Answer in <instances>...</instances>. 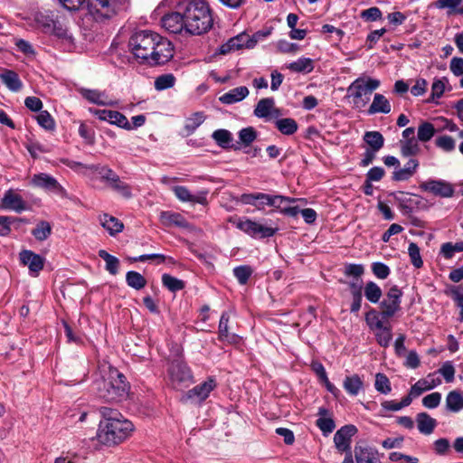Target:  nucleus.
Wrapping results in <instances>:
<instances>
[{"instance_id":"nucleus-1","label":"nucleus","mask_w":463,"mask_h":463,"mask_svg":"<svg viewBox=\"0 0 463 463\" xmlns=\"http://www.w3.org/2000/svg\"><path fill=\"white\" fill-rule=\"evenodd\" d=\"M131 52L150 65H161L174 56V48L170 41L151 31H140L134 33L128 43Z\"/></svg>"},{"instance_id":"nucleus-2","label":"nucleus","mask_w":463,"mask_h":463,"mask_svg":"<svg viewBox=\"0 0 463 463\" xmlns=\"http://www.w3.org/2000/svg\"><path fill=\"white\" fill-rule=\"evenodd\" d=\"M99 411L102 420L99 424L97 439L101 444L113 446L130 437L134 431V425L118 410L102 406Z\"/></svg>"},{"instance_id":"nucleus-3","label":"nucleus","mask_w":463,"mask_h":463,"mask_svg":"<svg viewBox=\"0 0 463 463\" xmlns=\"http://www.w3.org/2000/svg\"><path fill=\"white\" fill-rule=\"evenodd\" d=\"M93 388L99 398L110 402L125 400L129 392L125 375L105 362L99 365Z\"/></svg>"},{"instance_id":"nucleus-4","label":"nucleus","mask_w":463,"mask_h":463,"mask_svg":"<svg viewBox=\"0 0 463 463\" xmlns=\"http://www.w3.org/2000/svg\"><path fill=\"white\" fill-rule=\"evenodd\" d=\"M177 8L184 11L186 34L202 35L213 27V11L206 0H184Z\"/></svg>"},{"instance_id":"nucleus-5","label":"nucleus","mask_w":463,"mask_h":463,"mask_svg":"<svg viewBox=\"0 0 463 463\" xmlns=\"http://www.w3.org/2000/svg\"><path fill=\"white\" fill-rule=\"evenodd\" d=\"M381 85L377 79L370 77H359L348 87L349 97L353 99L355 108H364L369 101V95Z\"/></svg>"},{"instance_id":"nucleus-6","label":"nucleus","mask_w":463,"mask_h":463,"mask_svg":"<svg viewBox=\"0 0 463 463\" xmlns=\"http://www.w3.org/2000/svg\"><path fill=\"white\" fill-rule=\"evenodd\" d=\"M194 383V376L186 363L181 359L169 363L167 367V384L173 389L182 391Z\"/></svg>"},{"instance_id":"nucleus-7","label":"nucleus","mask_w":463,"mask_h":463,"mask_svg":"<svg viewBox=\"0 0 463 463\" xmlns=\"http://www.w3.org/2000/svg\"><path fill=\"white\" fill-rule=\"evenodd\" d=\"M236 228L255 239L269 238L275 234L276 229L249 218H241L234 222Z\"/></svg>"},{"instance_id":"nucleus-8","label":"nucleus","mask_w":463,"mask_h":463,"mask_svg":"<svg viewBox=\"0 0 463 463\" xmlns=\"http://www.w3.org/2000/svg\"><path fill=\"white\" fill-rule=\"evenodd\" d=\"M125 0H89L90 13L109 18L124 8Z\"/></svg>"},{"instance_id":"nucleus-9","label":"nucleus","mask_w":463,"mask_h":463,"mask_svg":"<svg viewBox=\"0 0 463 463\" xmlns=\"http://www.w3.org/2000/svg\"><path fill=\"white\" fill-rule=\"evenodd\" d=\"M420 188L430 194L442 198H450L455 194L454 185L442 179H430L420 184Z\"/></svg>"},{"instance_id":"nucleus-10","label":"nucleus","mask_w":463,"mask_h":463,"mask_svg":"<svg viewBox=\"0 0 463 463\" xmlns=\"http://www.w3.org/2000/svg\"><path fill=\"white\" fill-rule=\"evenodd\" d=\"M281 200V198L273 197V195L264 193L243 194L239 198V202L241 203L252 205L258 210H263L266 205L279 206Z\"/></svg>"},{"instance_id":"nucleus-11","label":"nucleus","mask_w":463,"mask_h":463,"mask_svg":"<svg viewBox=\"0 0 463 463\" xmlns=\"http://www.w3.org/2000/svg\"><path fill=\"white\" fill-rule=\"evenodd\" d=\"M89 111L92 115L96 116L99 120L107 121L111 125H115L126 130H132V126L127 117L118 111L97 109L93 108H90Z\"/></svg>"},{"instance_id":"nucleus-12","label":"nucleus","mask_w":463,"mask_h":463,"mask_svg":"<svg viewBox=\"0 0 463 463\" xmlns=\"http://www.w3.org/2000/svg\"><path fill=\"white\" fill-rule=\"evenodd\" d=\"M402 296V293L397 286L389 289L386 298L381 303L383 317H392L401 310Z\"/></svg>"},{"instance_id":"nucleus-13","label":"nucleus","mask_w":463,"mask_h":463,"mask_svg":"<svg viewBox=\"0 0 463 463\" xmlns=\"http://www.w3.org/2000/svg\"><path fill=\"white\" fill-rule=\"evenodd\" d=\"M162 26L172 33H184L186 34V22L184 15V11L169 13L163 16L161 19Z\"/></svg>"},{"instance_id":"nucleus-14","label":"nucleus","mask_w":463,"mask_h":463,"mask_svg":"<svg viewBox=\"0 0 463 463\" xmlns=\"http://www.w3.org/2000/svg\"><path fill=\"white\" fill-rule=\"evenodd\" d=\"M356 432L357 429L354 425H345L339 429L334 436V442L337 450L351 453V439Z\"/></svg>"},{"instance_id":"nucleus-15","label":"nucleus","mask_w":463,"mask_h":463,"mask_svg":"<svg viewBox=\"0 0 463 463\" xmlns=\"http://www.w3.org/2000/svg\"><path fill=\"white\" fill-rule=\"evenodd\" d=\"M32 183L33 185L47 190L49 192L54 193L61 196L66 195V191L64 188L58 183V181L47 175V174H39L33 175L32 179Z\"/></svg>"},{"instance_id":"nucleus-16","label":"nucleus","mask_w":463,"mask_h":463,"mask_svg":"<svg viewBox=\"0 0 463 463\" xmlns=\"http://www.w3.org/2000/svg\"><path fill=\"white\" fill-rule=\"evenodd\" d=\"M254 115L260 118L272 119L281 116V110L275 107L273 98H265L257 103L254 109Z\"/></svg>"},{"instance_id":"nucleus-17","label":"nucleus","mask_w":463,"mask_h":463,"mask_svg":"<svg viewBox=\"0 0 463 463\" xmlns=\"http://www.w3.org/2000/svg\"><path fill=\"white\" fill-rule=\"evenodd\" d=\"M173 192L176 198L184 203H193L205 205L207 204V190H202L196 194H192L185 186L177 185L173 187Z\"/></svg>"},{"instance_id":"nucleus-18","label":"nucleus","mask_w":463,"mask_h":463,"mask_svg":"<svg viewBox=\"0 0 463 463\" xmlns=\"http://www.w3.org/2000/svg\"><path fill=\"white\" fill-rule=\"evenodd\" d=\"M79 92L84 99L92 104L109 107H115L118 105V101L110 99L105 91L81 88L79 90Z\"/></svg>"},{"instance_id":"nucleus-19","label":"nucleus","mask_w":463,"mask_h":463,"mask_svg":"<svg viewBox=\"0 0 463 463\" xmlns=\"http://www.w3.org/2000/svg\"><path fill=\"white\" fill-rule=\"evenodd\" d=\"M19 258L21 262L28 267L30 273L34 277L43 269L44 259L32 250H22Z\"/></svg>"},{"instance_id":"nucleus-20","label":"nucleus","mask_w":463,"mask_h":463,"mask_svg":"<svg viewBox=\"0 0 463 463\" xmlns=\"http://www.w3.org/2000/svg\"><path fill=\"white\" fill-rule=\"evenodd\" d=\"M249 44V35L246 33H241L229 39L225 43L222 44L218 48V53L224 55L241 48L250 49Z\"/></svg>"},{"instance_id":"nucleus-21","label":"nucleus","mask_w":463,"mask_h":463,"mask_svg":"<svg viewBox=\"0 0 463 463\" xmlns=\"http://www.w3.org/2000/svg\"><path fill=\"white\" fill-rule=\"evenodd\" d=\"M215 386V381L210 378L206 382L194 387L189 392H187L186 397L187 399L193 400L194 402H203L209 396L210 392L214 389Z\"/></svg>"},{"instance_id":"nucleus-22","label":"nucleus","mask_w":463,"mask_h":463,"mask_svg":"<svg viewBox=\"0 0 463 463\" xmlns=\"http://www.w3.org/2000/svg\"><path fill=\"white\" fill-rule=\"evenodd\" d=\"M420 163L415 158H411L403 167L396 168L392 172V179L396 182H403L411 179L419 168Z\"/></svg>"},{"instance_id":"nucleus-23","label":"nucleus","mask_w":463,"mask_h":463,"mask_svg":"<svg viewBox=\"0 0 463 463\" xmlns=\"http://www.w3.org/2000/svg\"><path fill=\"white\" fill-rule=\"evenodd\" d=\"M2 207L16 213H21L26 209L22 196L11 189L5 193L2 199Z\"/></svg>"},{"instance_id":"nucleus-24","label":"nucleus","mask_w":463,"mask_h":463,"mask_svg":"<svg viewBox=\"0 0 463 463\" xmlns=\"http://www.w3.org/2000/svg\"><path fill=\"white\" fill-rule=\"evenodd\" d=\"M354 454L357 463H381L379 452L372 447H355Z\"/></svg>"},{"instance_id":"nucleus-25","label":"nucleus","mask_w":463,"mask_h":463,"mask_svg":"<svg viewBox=\"0 0 463 463\" xmlns=\"http://www.w3.org/2000/svg\"><path fill=\"white\" fill-rule=\"evenodd\" d=\"M273 197L281 198V202L279 203V206H273L276 210H278L279 213L291 216L296 217L299 212L300 208L298 205H292V203L296 202H304V199H296L291 197H287L283 195H273Z\"/></svg>"},{"instance_id":"nucleus-26","label":"nucleus","mask_w":463,"mask_h":463,"mask_svg":"<svg viewBox=\"0 0 463 463\" xmlns=\"http://www.w3.org/2000/svg\"><path fill=\"white\" fill-rule=\"evenodd\" d=\"M318 416L319 418L317 420L316 422L317 426L319 428V430L323 432L324 435H328L335 428V424L331 414L326 408L320 407L318 409Z\"/></svg>"},{"instance_id":"nucleus-27","label":"nucleus","mask_w":463,"mask_h":463,"mask_svg":"<svg viewBox=\"0 0 463 463\" xmlns=\"http://www.w3.org/2000/svg\"><path fill=\"white\" fill-rule=\"evenodd\" d=\"M99 223L100 225L111 235L114 236L122 232L124 225L123 223L108 213H103L99 215Z\"/></svg>"},{"instance_id":"nucleus-28","label":"nucleus","mask_w":463,"mask_h":463,"mask_svg":"<svg viewBox=\"0 0 463 463\" xmlns=\"http://www.w3.org/2000/svg\"><path fill=\"white\" fill-rule=\"evenodd\" d=\"M392 106L390 101L383 94L376 93L373 96L372 104L369 107L368 113L370 115L376 113L388 114L391 112Z\"/></svg>"},{"instance_id":"nucleus-29","label":"nucleus","mask_w":463,"mask_h":463,"mask_svg":"<svg viewBox=\"0 0 463 463\" xmlns=\"http://www.w3.org/2000/svg\"><path fill=\"white\" fill-rule=\"evenodd\" d=\"M249 95V90L245 86H241L231 90L222 95L219 99L222 104H233L241 101Z\"/></svg>"},{"instance_id":"nucleus-30","label":"nucleus","mask_w":463,"mask_h":463,"mask_svg":"<svg viewBox=\"0 0 463 463\" xmlns=\"http://www.w3.org/2000/svg\"><path fill=\"white\" fill-rule=\"evenodd\" d=\"M1 81L11 90L14 92L19 91L23 83L19 79L18 74L11 70H5L0 73Z\"/></svg>"},{"instance_id":"nucleus-31","label":"nucleus","mask_w":463,"mask_h":463,"mask_svg":"<svg viewBox=\"0 0 463 463\" xmlns=\"http://www.w3.org/2000/svg\"><path fill=\"white\" fill-rule=\"evenodd\" d=\"M416 422L419 431L425 435L431 434L437 425L436 420L426 412L418 413Z\"/></svg>"},{"instance_id":"nucleus-32","label":"nucleus","mask_w":463,"mask_h":463,"mask_svg":"<svg viewBox=\"0 0 463 463\" xmlns=\"http://www.w3.org/2000/svg\"><path fill=\"white\" fill-rule=\"evenodd\" d=\"M160 221L163 225L166 227L177 226V227H187L188 223L185 219L178 213L174 212H162L160 213Z\"/></svg>"},{"instance_id":"nucleus-33","label":"nucleus","mask_w":463,"mask_h":463,"mask_svg":"<svg viewBox=\"0 0 463 463\" xmlns=\"http://www.w3.org/2000/svg\"><path fill=\"white\" fill-rule=\"evenodd\" d=\"M343 387L352 396H356L364 387V382L358 374L346 376L343 382Z\"/></svg>"},{"instance_id":"nucleus-34","label":"nucleus","mask_w":463,"mask_h":463,"mask_svg":"<svg viewBox=\"0 0 463 463\" xmlns=\"http://www.w3.org/2000/svg\"><path fill=\"white\" fill-rule=\"evenodd\" d=\"M435 5L439 9H448V14H462L463 0H437Z\"/></svg>"},{"instance_id":"nucleus-35","label":"nucleus","mask_w":463,"mask_h":463,"mask_svg":"<svg viewBox=\"0 0 463 463\" xmlns=\"http://www.w3.org/2000/svg\"><path fill=\"white\" fill-rule=\"evenodd\" d=\"M447 410L458 412L463 409V394L458 391H451L446 397Z\"/></svg>"},{"instance_id":"nucleus-36","label":"nucleus","mask_w":463,"mask_h":463,"mask_svg":"<svg viewBox=\"0 0 463 463\" xmlns=\"http://www.w3.org/2000/svg\"><path fill=\"white\" fill-rule=\"evenodd\" d=\"M437 130L434 125L428 121L420 123L417 129V139L420 142H429L436 134Z\"/></svg>"},{"instance_id":"nucleus-37","label":"nucleus","mask_w":463,"mask_h":463,"mask_svg":"<svg viewBox=\"0 0 463 463\" xmlns=\"http://www.w3.org/2000/svg\"><path fill=\"white\" fill-rule=\"evenodd\" d=\"M449 85V80L447 78H439L434 79L431 85V95L429 98V102H437L439 99H440L447 90V86Z\"/></svg>"},{"instance_id":"nucleus-38","label":"nucleus","mask_w":463,"mask_h":463,"mask_svg":"<svg viewBox=\"0 0 463 463\" xmlns=\"http://www.w3.org/2000/svg\"><path fill=\"white\" fill-rule=\"evenodd\" d=\"M364 142L370 149L379 151L384 145L383 136L378 131H367L364 136Z\"/></svg>"},{"instance_id":"nucleus-39","label":"nucleus","mask_w":463,"mask_h":463,"mask_svg":"<svg viewBox=\"0 0 463 463\" xmlns=\"http://www.w3.org/2000/svg\"><path fill=\"white\" fill-rule=\"evenodd\" d=\"M275 125L279 132L287 136L293 135L298 128L297 121L291 118H279L276 120Z\"/></svg>"},{"instance_id":"nucleus-40","label":"nucleus","mask_w":463,"mask_h":463,"mask_svg":"<svg viewBox=\"0 0 463 463\" xmlns=\"http://www.w3.org/2000/svg\"><path fill=\"white\" fill-rule=\"evenodd\" d=\"M287 68L294 72L309 73L314 70V64L310 58L301 57L296 61L288 64Z\"/></svg>"},{"instance_id":"nucleus-41","label":"nucleus","mask_w":463,"mask_h":463,"mask_svg":"<svg viewBox=\"0 0 463 463\" xmlns=\"http://www.w3.org/2000/svg\"><path fill=\"white\" fill-rule=\"evenodd\" d=\"M385 317H382V312L378 313L377 311L372 309L365 314V322L369 326L370 330L375 332L378 329H381L387 324L383 322Z\"/></svg>"},{"instance_id":"nucleus-42","label":"nucleus","mask_w":463,"mask_h":463,"mask_svg":"<svg viewBox=\"0 0 463 463\" xmlns=\"http://www.w3.org/2000/svg\"><path fill=\"white\" fill-rule=\"evenodd\" d=\"M418 139H411V140H401L400 141V149L401 155L403 157H409L416 156L420 153V147L419 145Z\"/></svg>"},{"instance_id":"nucleus-43","label":"nucleus","mask_w":463,"mask_h":463,"mask_svg":"<svg viewBox=\"0 0 463 463\" xmlns=\"http://www.w3.org/2000/svg\"><path fill=\"white\" fill-rule=\"evenodd\" d=\"M99 256L105 260L106 269L111 274L116 275L118 272L119 260L110 255L105 250H99Z\"/></svg>"},{"instance_id":"nucleus-44","label":"nucleus","mask_w":463,"mask_h":463,"mask_svg":"<svg viewBox=\"0 0 463 463\" xmlns=\"http://www.w3.org/2000/svg\"><path fill=\"white\" fill-rule=\"evenodd\" d=\"M373 334L376 342L383 347H387L392 339V326L389 324L376 330Z\"/></svg>"},{"instance_id":"nucleus-45","label":"nucleus","mask_w":463,"mask_h":463,"mask_svg":"<svg viewBox=\"0 0 463 463\" xmlns=\"http://www.w3.org/2000/svg\"><path fill=\"white\" fill-rule=\"evenodd\" d=\"M230 320V315L228 312L222 313L219 322V338L222 341L231 342L235 335L229 334L228 323Z\"/></svg>"},{"instance_id":"nucleus-46","label":"nucleus","mask_w":463,"mask_h":463,"mask_svg":"<svg viewBox=\"0 0 463 463\" xmlns=\"http://www.w3.org/2000/svg\"><path fill=\"white\" fill-rule=\"evenodd\" d=\"M435 146L444 152L450 153L456 148V140L448 135L439 136L435 139Z\"/></svg>"},{"instance_id":"nucleus-47","label":"nucleus","mask_w":463,"mask_h":463,"mask_svg":"<svg viewBox=\"0 0 463 463\" xmlns=\"http://www.w3.org/2000/svg\"><path fill=\"white\" fill-rule=\"evenodd\" d=\"M364 296L370 302L377 303L382 297V289L376 283L369 281L364 287Z\"/></svg>"},{"instance_id":"nucleus-48","label":"nucleus","mask_w":463,"mask_h":463,"mask_svg":"<svg viewBox=\"0 0 463 463\" xmlns=\"http://www.w3.org/2000/svg\"><path fill=\"white\" fill-rule=\"evenodd\" d=\"M126 281L129 287L137 290L143 288L146 284V279L137 271H128L126 275Z\"/></svg>"},{"instance_id":"nucleus-49","label":"nucleus","mask_w":463,"mask_h":463,"mask_svg":"<svg viewBox=\"0 0 463 463\" xmlns=\"http://www.w3.org/2000/svg\"><path fill=\"white\" fill-rule=\"evenodd\" d=\"M162 283L167 289L172 292L182 290L184 288V282L183 280L169 274H163Z\"/></svg>"},{"instance_id":"nucleus-50","label":"nucleus","mask_w":463,"mask_h":463,"mask_svg":"<svg viewBox=\"0 0 463 463\" xmlns=\"http://www.w3.org/2000/svg\"><path fill=\"white\" fill-rule=\"evenodd\" d=\"M204 120L205 116L203 112H195L186 118L185 129L189 133H193Z\"/></svg>"},{"instance_id":"nucleus-51","label":"nucleus","mask_w":463,"mask_h":463,"mask_svg":"<svg viewBox=\"0 0 463 463\" xmlns=\"http://www.w3.org/2000/svg\"><path fill=\"white\" fill-rule=\"evenodd\" d=\"M175 83V77L171 74H163L155 80V88L157 90H164L172 88Z\"/></svg>"},{"instance_id":"nucleus-52","label":"nucleus","mask_w":463,"mask_h":463,"mask_svg":"<svg viewBox=\"0 0 463 463\" xmlns=\"http://www.w3.org/2000/svg\"><path fill=\"white\" fill-rule=\"evenodd\" d=\"M374 387L377 392L383 394H388L392 391L391 383L388 377L381 373H376Z\"/></svg>"},{"instance_id":"nucleus-53","label":"nucleus","mask_w":463,"mask_h":463,"mask_svg":"<svg viewBox=\"0 0 463 463\" xmlns=\"http://www.w3.org/2000/svg\"><path fill=\"white\" fill-rule=\"evenodd\" d=\"M212 137L214 141L222 147H228L232 140L231 132L226 129L215 130Z\"/></svg>"},{"instance_id":"nucleus-54","label":"nucleus","mask_w":463,"mask_h":463,"mask_svg":"<svg viewBox=\"0 0 463 463\" xmlns=\"http://www.w3.org/2000/svg\"><path fill=\"white\" fill-rule=\"evenodd\" d=\"M463 251V242H447L441 245L440 253L446 259H451L454 257L456 252Z\"/></svg>"},{"instance_id":"nucleus-55","label":"nucleus","mask_w":463,"mask_h":463,"mask_svg":"<svg viewBox=\"0 0 463 463\" xmlns=\"http://www.w3.org/2000/svg\"><path fill=\"white\" fill-rule=\"evenodd\" d=\"M52 232V227L47 222H41L37 224L36 228L32 231L33 235L38 241L46 240Z\"/></svg>"},{"instance_id":"nucleus-56","label":"nucleus","mask_w":463,"mask_h":463,"mask_svg":"<svg viewBox=\"0 0 463 463\" xmlns=\"http://www.w3.org/2000/svg\"><path fill=\"white\" fill-rule=\"evenodd\" d=\"M410 404H411L410 398H407V396H405L399 402H395V401H384L382 402L381 405L385 411H398L403 409L404 407L409 406Z\"/></svg>"},{"instance_id":"nucleus-57","label":"nucleus","mask_w":463,"mask_h":463,"mask_svg":"<svg viewBox=\"0 0 463 463\" xmlns=\"http://www.w3.org/2000/svg\"><path fill=\"white\" fill-rule=\"evenodd\" d=\"M364 273V267L362 264L348 263L345 265L344 274L354 279H360Z\"/></svg>"},{"instance_id":"nucleus-58","label":"nucleus","mask_w":463,"mask_h":463,"mask_svg":"<svg viewBox=\"0 0 463 463\" xmlns=\"http://www.w3.org/2000/svg\"><path fill=\"white\" fill-rule=\"evenodd\" d=\"M408 253L411 259L412 265L415 268H420L423 265V261L421 260L420 248L415 242H411L408 247Z\"/></svg>"},{"instance_id":"nucleus-59","label":"nucleus","mask_w":463,"mask_h":463,"mask_svg":"<svg viewBox=\"0 0 463 463\" xmlns=\"http://www.w3.org/2000/svg\"><path fill=\"white\" fill-rule=\"evenodd\" d=\"M426 391H430L429 387L427 386L424 379H420L411 387L407 398H410V402H411L414 398L419 397L422 392Z\"/></svg>"},{"instance_id":"nucleus-60","label":"nucleus","mask_w":463,"mask_h":463,"mask_svg":"<svg viewBox=\"0 0 463 463\" xmlns=\"http://www.w3.org/2000/svg\"><path fill=\"white\" fill-rule=\"evenodd\" d=\"M233 274L241 284H246L252 274V269L249 266H239L233 269Z\"/></svg>"},{"instance_id":"nucleus-61","label":"nucleus","mask_w":463,"mask_h":463,"mask_svg":"<svg viewBox=\"0 0 463 463\" xmlns=\"http://www.w3.org/2000/svg\"><path fill=\"white\" fill-rule=\"evenodd\" d=\"M257 137L255 129L251 127L242 128L239 132V139L245 146L251 144Z\"/></svg>"},{"instance_id":"nucleus-62","label":"nucleus","mask_w":463,"mask_h":463,"mask_svg":"<svg viewBox=\"0 0 463 463\" xmlns=\"http://www.w3.org/2000/svg\"><path fill=\"white\" fill-rule=\"evenodd\" d=\"M440 401L441 393L435 392L423 397L422 405L428 409H435L439 405Z\"/></svg>"},{"instance_id":"nucleus-63","label":"nucleus","mask_w":463,"mask_h":463,"mask_svg":"<svg viewBox=\"0 0 463 463\" xmlns=\"http://www.w3.org/2000/svg\"><path fill=\"white\" fill-rule=\"evenodd\" d=\"M36 118L38 124L45 129L52 130L55 127L52 117L47 111H41Z\"/></svg>"},{"instance_id":"nucleus-64","label":"nucleus","mask_w":463,"mask_h":463,"mask_svg":"<svg viewBox=\"0 0 463 463\" xmlns=\"http://www.w3.org/2000/svg\"><path fill=\"white\" fill-rule=\"evenodd\" d=\"M110 187L125 198H130L132 196L129 185L122 182L120 178H118V182H115Z\"/></svg>"}]
</instances>
